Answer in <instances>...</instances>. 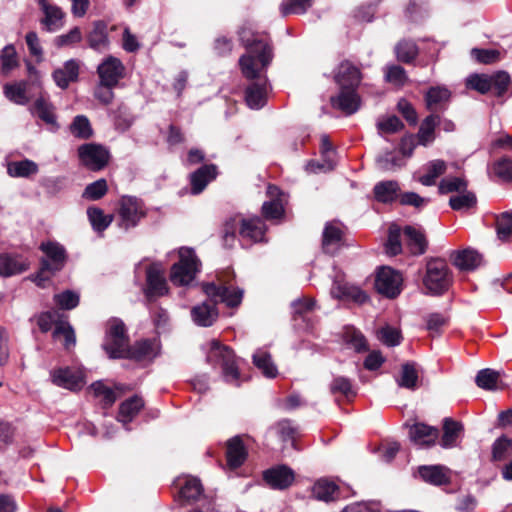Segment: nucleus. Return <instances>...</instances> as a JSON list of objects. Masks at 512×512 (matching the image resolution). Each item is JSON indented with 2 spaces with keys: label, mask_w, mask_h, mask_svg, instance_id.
<instances>
[{
  "label": "nucleus",
  "mask_w": 512,
  "mask_h": 512,
  "mask_svg": "<svg viewBox=\"0 0 512 512\" xmlns=\"http://www.w3.org/2000/svg\"><path fill=\"white\" fill-rule=\"evenodd\" d=\"M385 250L391 256H396L402 252L401 229L399 226L393 224L389 227Z\"/></svg>",
  "instance_id": "49530a36"
},
{
  "label": "nucleus",
  "mask_w": 512,
  "mask_h": 512,
  "mask_svg": "<svg viewBox=\"0 0 512 512\" xmlns=\"http://www.w3.org/2000/svg\"><path fill=\"white\" fill-rule=\"evenodd\" d=\"M344 244L340 223L328 222L323 230L322 248L327 254H335Z\"/></svg>",
  "instance_id": "2eb2a0df"
},
{
  "label": "nucleus",
  "mask_w": 512,
  "mask_h": 512,
  "mask_svg": "<svg viewBox=\"0 0 512 512\" xmlns=\"http://www.w3.org/2000/svg\"><path fill=\"white\" fill-rule=\"evenodd\" d=\"M38 4L44 14L41 24L48 32H55L63 27L65 13L59 6L51 4L48 0H38Z\"/></svg>",
  "instance_id": "4468645a"
},
{
  "label": "nucleus",
  "mask_w": 512,
  "mask_h": 512,
  "mask_svg": "<svg viewBox=\"0 0 512 512\" xmlns=\"http://www.w3.org/2000/svg\"><path fill=\"white\" fill-rule=\"evenodd\" d=\"M203 291L211 298V301L195 305L191 309L193 322L201 327L212 326L217 320V302H223L229 307H236L241 303L243 298V291L241 289L216 285L213 282L203 284Z\"/></svg>",
  "instance_id": "f03ea898"
},
{
  "label": "nucleus",
  "mask_w": 512,
  "mask_h": 512,
  "mask_svg": "<svg viewBox=\"0 0 512 512\" xmlns=\"http://www.w3.org/2000/svg\"><path fill=\"white\" fill-rule=\"evenodd\" d=\"M89 221L94 230L104 231L113 221V215L104 214V211L97 207H90L87 210Z\"/></svg>",
  "instance_id": "37998d69"
},
{
  "label": "nucleus",
  "mask_w": 512,
  "mask_h": 512,
  "mask_svg": "<svg viewBox=\"0 0 512 512\" xmlns=\"http://www.w3.org/2000/svg\"><path fill=\"white\" fill-rule=\"evenodd\" d=\"M378 338L387 346H396L400 344V331L396 328L386 326L379 330Z\"/></svg>",
  "instance_id": "69168bd1"
},
{
  "label": "nucleus",
  "mask_w": 512,
  "mask_h": 512,
  "mask_svg": "<svg viewBox=\"0 0 512 512\" xmlns=\"http://www.w3.org/2000/svg\"><path fill=\"white\" fill-rule=\"evenodd\" d=\"M478 387L486 390H494L499 388L500 372L493 369L480 370L475 378Z\"/></svg>",
  "instance_id": "ea45409f"
},
{
  "label": "nucleus",
  "mask_w": 512,
  "mask_h": 512,
  "mask_svg": "<svg viewBox=\"0 0 512 512\" xmlns=\"http://www.w3.org/2000/svg\"><path fill=\"white\" fill-rule=\"evenodd\" d=\"M512 454V439L501 436L492 446V458L495 461H500Z\"/></svg>",
  "instance_id": "5fc2aeb1"
},
{
  "label": "nucleus",
  "mask_w": 512,
  "mask_h": 512,
  "mask_svg": "<svg viewBox=\"0 0 512 512\" xmlns=\"http://www.w3.org/2000/svg\"><path fill=\"white\" fill-rule=\"evenodd\" d=\"M337 490L338 487L335 483L328 480H319L314 484L312 494L315 499L328 502L334 499Z\"/></svg>",
  "instance_id": "c03bdc74"
},
{
  "label": "nucleus",
  "mask_w": 512,
  "mask_h": 512,
  "mask_svg": "<svg viewBox=\"0 0 512 512\" xmlns=\"http://www.w3.org/2000/svg\"><path fill=\"white\" fill-rule=\"evenodd\" d=\"M494 172L499 178L512 181V160L501 158L494 164Z\"/></svg>",
  "instance_id": "774afa93"
},
{
  "label": "nucleus",
  "mask_w": 512,
  "mask_h": 512,
  "mask_svg": "<svg viewBox=\"0 0 512 512\" xmlns=\"http://www.w3.org/2000/svg\"><path fill=\"white\" fill-rule=\"evenodd\" d=\"M29 267V263L21 256L0 255V275L9 277L19 274Z\"/></svg>",
  "instance_id": "c85d7f7f"
},
{
  "label": "nucleus",
  "mask_w": 512,
  "mask_h": 512,
  "mask_svg": "<svg viewBox=\"0 0 512 512\" xmlns=\"http://www.w3.org/2000/svg\"><path fill=\"white\" fill-rule=\"evenodd\" d=\"M418 371L414 363L407 362L402 365L400 375L396 378L399 387L415 390L418 388Z\"/></svg>",
  "instance_id": "473e14b6"
},
{
  "label": "nucleus",
  "mask_w": 512,
  "mask_h": 512,
  "mask_svg": "<svg viewBox=\"0 0 512 512\" xmlns=\"http://www.w3.org/2000/svg\"><path fill=\"white\" fill-rule=\"evenodd\" d=\"M54 300L60 308L70 310L78 305L79 296L78 294L67 290L60 294H56L54 296Z\"/></svg>",
  "instance_id": "0e129e2a"
},
{
  "label": "nucleus",
  "mask_w": 512,
  "mask_h": 512,
  "mask_svg": "<svg viewBox=\"0 0 512 512\" xmlns=\"http://www.w3.org/2000/svg\"><path fill=\"white\" fill-rule=\"evenodd\" d=\"M311 5L312 0H283L280 10L284 16L288 14H303Z\"/></svg>",
  "instance_id": "603ef678"
},
{
  "label": "nucleus",
  "mask_w": 512,
  "mask_h": 512,
  "mask_svg": "<svg viewBox=\"0 0 512 512\" xmlns=\"http://www.w3.org/2000/svg\"><path fill=\"white\" fill-rule=\"evenodd\" d=\"M420 477L427 483L433 485H443L449 482V476L443 466H421L419 467Z\"/></svg>",
  "instance_id": "2f4dec72"
},
{
  "label": "nucleus",
  "mask_w": 512,
  "mask_h": 512,
  "mask_svg": "<svg viewBox=\"0 0 512 512\" xmlns=\"http://www.w3.org/2000/svg\"><path fill=\"white\" fill-rule=\"evenodd\" d=\"M476 201V196L473 192L465 191L464 194L452 196L449 200V205L453 210H468L475 206Z\"/></svg>",
  "instance_id": "4d7b16f0"
},
{
  "label": "nucleus",
  "mask_w": 512,
  "mask_h": 512,
  "mask_svg": "<svg viewBox=\"0 0 512 512\" xmlns=\"http://www.w3.org/2000/svg\"><path fill=\"white\" fill-rule=\"evenodd\" d=\"M345 341L355 351L362 352L368 349L367 342L363 334L353 328H348L344 334Z\"/></svg>",
  "instance_id": "bf43d9fd"
},
{
  "label": "nucleus",
  "mask_w": 512,
  "mask_h": 512,
  "mask_svg": "<svg viewBox=\"0 0 512 512\" xmlns=\"http://www.w3.org/2000/svg\"><path fill=\"white\" fill-rule=\"evenodd\" d=\"M42 251L46 255V259L42 260L40 271L35 276V282L40 287H45V283L49 280V274L62 269L65 263V250L57 243H46L41 245Z\"/></svg>",
  "instance_id": "423d86ee"
},
{
  "label": "nucleus",
  "mask_w": 512,
  "mask_h": 512,
  "mask_svg": "<svg viewBox=\"0 0 512 512\" xmlns=\"http://www.w3.org/2000/svg\"><path fill=\"white\" fill-rule=\"evenodd\" d=\"M147 297L163 296L168 292L166 279L164 277L163 270L156 264H152L148 267L146 273Z\"/></svg>",
  "instance_id": "dca6fc26"
},
{
  "label": "nucleus",
  "mask_w": 512,
  "mask_h": 512,
  "mask_svg": "<svg viewBox=\"0 0 512 512\" xmlns=\"http://www.w3.org/2000/svg\"><path fill=\"white\" fill-rule=\"evenodd\" d=\"M451 98V91L445 86L430 87L425 94L426 108L431 112L443 110Z\"/></svg>",
  "instance_id": "412c9836"
},
{
  "label": "nucleus",
  "mask_w": 512,
  "mask_h": 512,
  "mask_svg": "<svg viewBox=\"0 0 512 512\" xmlns=\"http://www.w3.org/2000/svg\"><path fill=\"white\" fill-rule=\"evenodd\" d=\"M70 130L75 137L81 139H88L93 134L88 118L83 115H78L74 118Z\"/></svg>",
  "instance_id": "8fccbe9b"
},
{
  "label": "nucleus",
  "mask_w": 512,
  "mask_h": 512,
  "mask_svg": "<svg viewBox=\"0 0 512 512\" xmlns=\"http://www.w3.org/2000/svg\"><path fill=\"white\" fill-rule=\"evenodd\" d=\"M129 345V337L124 322L119 318L107 321L102 348L111 359H123Z\"/></svg>",
  "instance_id": "20e7f679"
},
{
  "label": "nucleus",
  "mask_w": 512,
  "mask_h": 512,
  "mask_svg": "<svg viewBox=\"0 0 512 512\" xmlns=\"http://www.w3.org/2000/svg\"><path fill=\"white\" fill-rule=\"evenodd\" d=\"M399 183L395 180H386L378 182L374 188V197L378 202L391 203L395 201L400 195Z\"/></svg>",
  "instance_id": "bb28decb"
},
{
  "label": "nucleus",
  "mask_w": 512,
  "mask_h": 512,
  "mask_svg": "<svg viewBox=\"0 0 512 512\" xmlns=\"http://www.w3.org/2000/svg\"><path fill=\"white\" fill-rule=\"evenodd\" d=\"M89 47L93 50L102 52L109 47V39L107 34V25L103 21L93 23V29L87 36Z\"/></svg>",
  "instance_id": "cd10ccee"
},
{
  "label": "nucleus",
  "mask_w": 512,
  "mask_h": 512,
  "mask_svg": "<svg viewBox=\"0 0 512 512\" xmlns=\"http://www.w3.org/2000/svg\"><path fill=\"white\" fill-rule=\"evenodd\" d=\"M53 338L56 340L60 336L64 337V348L70 350L76 344V336L72 326L65 321H61L56 324L55 329L52 333Z\"/></svg>",
  "instance_id": "a18cd8bd"
},
{
  "label": "nucleus",
  "mask_w": 512,
  "mask_h": 512,
  "mask_svg": "<svg viewBox=\"0 0 512 512\" xmlns=\"http://www.w3.org/2000/svg\"><path fill=\"white\" fill-rule=\"evenodd\" d=\"M453 263L460 270H474L482 263V256L476 250L464 249L454 254Z\"/></svg>",
  "instance_id": "c756f323"
},
{
  "label": "nucleus",
  "mask_w": 512,
  "mask_h": 512,
  "mask_svg": "<svg viewBox=\"0 0 512 512\" xmlns=\"http://www.w3.org/2000/svg\"><path fill=\"white\" fill-rule=\"evenodd\" d=\"M119 222L118 226L128 230L137 226L139 221L145 216V210L142 202L136 197H122L119 204Z\"/></svg>",
  "instance_id": "1a4fd4ad"
},
{
  "label": "nucleus",
  "mask_w": 512,
  "mask_h": 512,
  "mask_svg": "<svg viewBox=\"0 0 512 512\" xmlns=\"http://www.w3.org/2000/svg\"><path fill=\"white\" fill-rule=\"evenodd\" d=\"M395 51L398 60L405 63L413 61L418 55V48L416 44L407 40L400 41L397 44Z\"/></svg>",
  "instance_id": "3c124183"
},
{
  "label": "nucleus",
  "mask_w": 512,
  "mask_h": 512,
  "mask_svg": "<svg viewBox=\"0 0 512 512\" xmlns=\"http://www.w3.org/2000/svg\"><path fill=\"white\" fill-rule=\"evenodd\" d=\"M80 163L91 171H100L105 168L110 159L109 151L102 145L86 143L78 147Z\"/></svg>",
  "instance_id": "6e6552de"
},
{
  "label": "nucleus",
  "mask_w": 512,
  "mask_h": 512,
  "mask_svg": "<svg viewBox=\"0 0 512 512\" xmlns=\"http://www.w3.org/2000/svg\"><path fill=\"white\" fill-rule=\"evenodd\" d=\"M217 174V166L214 164L203 165L191 173V193L194 195L200 194L216 178Z\"/></svg>",
  "instance_id": "aec40b11"
},
{
  "label": "nucleus",
  "mask_w": 512,
  "mask_h": 512,
  "mask_svg": "<svg viewBox=\"0 0 512 512\" xmlns=\"http://www.w3.org/2000/svg\"><path fill=\"white\" fill-rule=\"evenodd\" d=\"M330 391L333 394L340 393L346 398L354 397L356 394L352 388L350 380L342 376L333 379L330 384Z\"/></svg>",
  "instance_id": "680f3d73"
},
{
  "label": "nucleus",
  "mask_w": 512,
  "mask_h": 512,
  "mask_svg": "<svg viewBox=\"0 0 512 512\" xmlns=\"http://www.w3.org/2000/svg\"><path fill=\"white\" fill-rule=\"evenodd\" d=\"M5 96L12 102L18 105H24L28 102L26 96V85L25 83H18L14 85H5L4 87Z\"/></svg>",
  "instance_id": "864d4df0"
},
{
  "label": "nucleus",
  "mask_w": 512,
  "mask_h": 512,
  "mask_svg": "<svg viewBox=\"0 0 512 512\" xmlns=\"http://www.w3.org/2000/svg\"><path fill=\"white\" fill-rule=\"evenodd\" d=\"M179 485V497L186 501L197 500L203 492L200 480L195 477H187L183 484Z\"/></svg>",
  "instance_id": "58836bf2"
},
{
  "label": "nucleus",
  "mask_w": 512,
  "mask_h": 512,
  "mask_svg": "<svg viewBox=\"0 0 512 512\" xmlns=\"http://www.w3.org/2000/svg\"><path fill=\"white\" fill-rule=\"evenodd\" d=\"M143 406L144 402L138 396L131 397L130 399L124 401L120 405L119 420L124 423L130 422Z\"/></svg>",
  "instance_id": "79ce46f5"
},
{
  "label": "nucleus",
  "mask_w": 512,
  "mask_h": 512,
  "mask_svg": "<svg viewBox=\"0 0 512 512\" xmlns=\"http://www.w3.org/2000/svg\"><path fill=\"white\" fill-rule=\"evenodd\" d=\"M466 188L467 182L460 177H447L442 179L439 184V192L441 194L465 192Z\"/></svg>",
  "instance_id": "13d9d810"
},
{
  "label": "nucleus",
  "mask_w": 512,
  "mask_h": 512,
  "mask_svg": "<svg viewBox=\"0 0 512 512\" xmlns=\"http://www.w3.org/2000/svg\"><path fill=\"white\" fill-rule=\"evenodd\" d=\"M243 45L249 54L239 59L242 74L253 82L246 88L245 100L251 109L262 108L267 99L268 81L261 69L266 68L272 60V50L268 42L243 30L240 34Z\"/></svg>",
  "instance_id": "f257e3e1"
},
{
  "label": "nucleus",
  "mask_w": 512,
  "mask_h": 512,
  "mask_svg": "<svg viewBox=\"0 0 512 512\" xmlns=\"http://www.w3.org/2000/svg\"><path fill=\"white\" fill-rule=\"evenodd\" d=\"M96 397H102L106 405H112L116 396L112 389L106 387L101 381H96L89 388Z\"/></svg>",
  "instance_id": "e2e57ef3"
},
{
  "label": "nucleus",
  "mask_w": 512,
  "mask_h": 512,
  "mask_svg": "<svg viewBox=\"0 0 512 512\" xmlns=\"http://www.w3.org/2000/svg\"><path fill=\"white\" fill-rule=\"evenodd\" d=\"M207 361L211 364H220L224 381L239 386L240 372L237 360L229 347L221 345L217 340H212L207 354Z\"/></svg>",
  "instance_id": "7ed1b4c3"
},
{
  "label": "nucleus",
  "mask_w": 512,
  "mask_h": 512,
  "mask_svg": "<svg viewBox=\"0 0 512 512\" xmlns=\"http://www.w3.org/2000/svg\"><path fill=\"white\" fill-rule=\"evenodd\" d=\"M446 171V163L443 160H433L426 166V173L419 178L424 186H432L436 179Z\"/></svg>",
  "instance_id": "a19ab883"
},
{
  "label": "nucleus",
  "mask_w": 512,
  "mask_h": 512,
  "mask_svg": "<svg viewBox=\"0 0 512 512\" xmlns=\"http://www.w3.org/2000/svg\"><path fill=\"white\" fill-rule=\"evenodd\" d=\"M50 378L54 385L71 391L81 389L85 383L82 372L69 367L53 369Z\"/></svg>",
  "instance_id": "9b49d317"
},
{
  "label": "nucleus",
  "mask_w": 512,
  "mask_h": 512,
  "mask_svg": "<svg viewBox=\"0 0 512 512\" xmlns=\"http://www.w3.org/2000/svg\"><path fill=\"white\" fill-rule=\"evenodd\" d=\"M463 430L460 422L451 418H445L443 424V435L441 438V446L443 448H451L456 445V440Z\"/></svg>",
  "instance_id": "f704fd0d"
},
{
  "label": "nucleus",
  "mask_w": 512,
  "mask_h": 512,
  "mask_svg": "<svg viewBox=\"0 0 512 512\" xmlns=\"http://www.w3.org/2000/svg\"><path fill=\"white\" fill-rule=\"evenodd\" d=\"M266 226L260 217L243 219L239 234L242 238L253 242L264 241Z\"/></svg>",
  "instance_id": "5701e85b"
},
{
  "label": "nucleus",
  "mask_w": 512,
  "mask_h": 512,
  "mask_svg": "<svg viewBox=\"0 0 512 512\" xmlns=\"http://www.w3.org/2000/svg\"><path fill=\"white\" fill-rule=\"evenodd\" d=\"M97 72L101 83L116 86L123 77L124 66L119 59L109 56L98 66Z\"/></svg>",
  "instance_id": "f8f14e48"
},
{
  "label": "nucleus",
  "mask_w": 512,
  "mask_h": 512,
  "mask_svg": "<svg viewBox=\"0 0 512 512\" xmlns=\"http://www.w3.org/2000/svg\"><path fill=\"white\" fill-rule=\"evenodd\" d=\"M7 172L11 177L27 178L38 172V165L29 159L13 161L8 164Z\"/></svg>",
  "instance_id": "4c0bfd02"
},
{
  "label": "nucleus",
  "mask_w": 512,
  "mask_h": 512,
  "mask_svg": "<svg viewBox=\"0 0 512 512\" xmlns=\"http://www.w3.org/2000/svg\"><path fill=\"white\" fill-rule=\"evenodd\" d=\"M335 81L340 87H357L361 81L360 70L349 61H343L335 74Z\"/></svg>",
  "instance_id": "4be33fe9"
},
{
  "label": "nucleus",
  "mask_w": 512,
  "mask_h": 512,
  "mask_svg": "<svg viewBox=\"0 0 512 512\" xmlns=\"http://www.w3.org/2000/svg\"><path fill=\"white\" fill-rule=\"evenodd\" d=\"M466 85L481 94H486L492 88L491 75L472 74L466 79Z\"/></svg>",
  "instance_id": "09e8293b"
},
{
  "label": "nucleus",
  "mask_w": 512,
  "mask_h": 512,
  "mask_svg": "<svg viewBox=\"0 0 512 512\" xmlns=\"http://www.w3.org/2000/svg\"><path fill=\"white\" fill-rule=\"evenodd\" d=\"M439 122L440 117L435 113L430 114L423 120L417 134L419 144L426 146L433 141L434 130L435 127L439 124Z\"/></svg>",
  "instance_id": "c9c22d12"
},
{
  "label": "nucleus",
  "mask_w": 512,
  "mask_h": 512,
  "mask_svg": "<svg viewBox=\"0 0 512 512\" xmlns=\"http://www.w3.org/2000/svg\"><path fill=\"white\" fill-rule=\"evenodd\" d=\"M179 257V262L172 266L170 280L176 285H188L198 271L199 261L189 248H181Z\"/></svg>",
  "instance_id": "0eeeda50"
},
{
  "label": "nucleus",
  "mask_w": 512,
  "mask_h": 512,
  "mask_svg": "<svg viewBox=\"0 0 512 512\" xmlns=\"http://www.w3.org/2000/svg\"><path fill=\"white\" fill-rule=\"evenodd\" d=\"M402 282V275L398 271L390 267H382L377 273L375 288L380 294L395 298L401 292Z\"/></svg>",
  "instance_id": "9d476101"
},
{
  "label": "nucleus",
  "mask_w": 512,
  "mask_h": 512,
  "mask_svg": "<svg viewBox=\"0 0 512 512\" xmlns=\"http://www.w3.org/2000/svg\"><path fill=\"white\" fill-rule=\"evenodd\" d=\"M497 234L502 240L512 234V214L505 212L497 218Z\"/></svg>",
  "instance_id": "338daca9"
},
{
  "label": "nucleus",
  "mask_w": 512,
  "mask_h": 512,
  "mask_svg": "<svg viewBox=\"0 0 512 512\" xmlns=\"http://www.w3.org/2000/svg\"><path fill=\"white\" fill-rule=\"evenodd\" d=\"M439 436L437 428L424 423H416L410 427L409 438L419 447L433 446Z\"/></svg>",
  "instance_id": "a211bd4d"
},
{
  "label": "nucleus",
  "mask_w": 512,
  "mask_h": 512,
  "mask_svg": "<svg viewBox=\"0 0 512 512\" xmlns=\"http://www.w3.org/2000/svg\"><path fill=\"white\" fill-rule=\"evenodd\" d=\"M253 364L262 372L267 378H275L278 374V370L274 362L272 361L271 355L262 349H258L253 354Z\"/></svg>",
  "instance_id": "72a5a7b5"
},
{
  "label": "nucleus",
  "mask_w": 512,
  "mask_h": 512,
  "mask_svg": "<svg viewBox=\"0 0 512 512\" xmlns=\"http://www.w3.org/2000/svg\"><path fill=\"white\" fill-rule=\"evenodd\" d=\"M79 75V63L70 59L66 61L63 67L53 72V79L56 85L62 89H66L71 82H75Z\"/></svg>",
  "instance_id": "b1692460"
},
{
  "label": "nucleus",
  "mask_w": 512,
  "mask_h": 512,
  "mask_svg": "<svg viewBox=\"0 0 512 512\" xmlns=\"http://www.w3.org/2000/svg\"><path fill=\"white\" fill-rule=\"evenodd\" d=\"M124 358L136 361L151 360L157 355L156 344L151 340L136 342L133 346L127 347Z\"/></svg>",
  "instance_id": "393cba45"
},
{
  "label": "nucleus",
  "mask_w": 512,
  "mask_h": 512,
  "mask_svg": "<svg viewBox=\"0 0 512 512\" xmlns=\"http://www.w3.org/2000/svg\"><path fill=\"white\" fill-rule=\"evenodd\" d=\"M452 276L446 262L442 259H430L426 264L423 284L429 293L440 295L448 290Z\"/></svg>",
  "instance_id": "39448f33"
},
{
  "label": "nucleus",
  "mask_w": 512,
  "mask_h": 512,
  "mask_svg": "<svg viewBox=\"0 0 512 512\" xmlns=\"http://www.w3.org/2000/svg\"><path fill=\"white\" fill-rule=\"evenodd\" d=\"M31 112L33 115L40 118L46 124L55 125L56 117L54 113L53 105L44 97H39L36 99Z\"/></svg>",
  "instance_id": "e433bc0d"
},
{
  "label": "nucleus",
  "mask_w": 512,
  "mask_h": 512,
  "mask_svg": "<svg viewBox=\"0 0 512 512\" xmlns=\"http://www.w3.org/2000/svg\"><path fill=\"white\" fill-rule=\"evenodd\" d=\"M491 80L492 88L495 90V95L497 97H502L510 86V75L505 71H498L497 73L491 75Z\"/></svg>",
  "instance_id": "052dcab7"
},
{
  "label": "nucleus",
  "mask_w": 512,
  "mask_h": 512,
  "mask_svg": "<svg viewBox=\"0 0 512 512\" xmlns=\"http://www.w3.org/2000/svg\"><path fill=\"white\" fill-rule=\"evenodd\" d=\"M331 294L336 298L351 299L358 304H363L368 300V296L364 291L349 284L335 283L331 288Z\"/></svg>",
  "instance_id": "7c9ffc66"
},
{
  "label": "nucleus",
  "mask_w": 512,
  "mask_h": 512,
  "mask_svg": "<svg viewBox=\"0 0 512 512\" xmlns=\"http://www.w3.org/2000/svg\"><path fill=\"white\" fill-rule=\"evenodd\" d=\"M357 87H340L337 96L331 98L334 108L341 110L346 115L354 114L360 107V97L356 92Z\"/></svg>",
  "instance_id": "ddd939ff"
},
{
  "label": "nucleus",
  "mask_w": 512,
  "mask_h": 512,
  "mask_svg": "<svg viewBox=\"0 0 512 512\" xmlns=\"http://www.w3.org/2000/svg\"><path fill=\"white\" fill-rule=\"evenodd\" d=\"M403 234L406 246L412 255L419 256L426 252L428 241L421 228L408 225L404 227Z\"/></svg>",
  "instance_id": "f3484780"
},
{
  "label": "nucleus",
  "mask_w": 512,
  "mask_h": 512,
  "mask_svg": "<svg viewBox=\"0 0 512 512\" xmlns=\"http://www.w3.org/2000/svg\"><path fill=\"white\" fill-rule=\"evenodd\" d=\"M226 457L230 468H238L244 463L247 451L240 436L228 440Z\"/></svg>",
  "instance_id": "a878e982"
},
{
  "label": "nucleus",
  "mask_w": 512,
  "mask_h": 512,
  "mask_svg": "<svg viewBox=\"0 0 512 512\" xmlns=\"http://www.w3.org/2000/svg\"><path fill=\"white\" fill-rule=\"evenodd\" d=\"M18 65L17 53L12 44L6 45L0 54V70L4 74H8Z\"/></svg>",
  "instance_id": "de8ad7c7"
},
{
  "label": "nucleus",
  "mask_w": 512,
  "mask_h": 512,
  "mask_svg": "<svg viewBox=\"0 0 512 512\" xmlns=\"http://www.w3.org/2000/svg\"><path fill=\"white\" fill-rule=\"evenodd\" d=\"M264 480L275 489H285L294 481V472L285 465L268 469L264 472Z\"/></svg>",
  "instance_id": "6ab92c4d"
},
{
  "label": "nucleus",
  "mask_w": 512,
  "mask_h": 512,
  "mask_svg": "<svg viewBox=\"0 0 512 512\" xmlns=\"http://www.w3.org/2000/svg\"><path fill=\"white\" fill-rule=\"evenodd\" d=\"M108 191V185L105 179H98L88 184L82 194L87 200H98L102 198Z\"/></svg>",
  "instance_id": "6e6d98bb"
}]
</instances>
